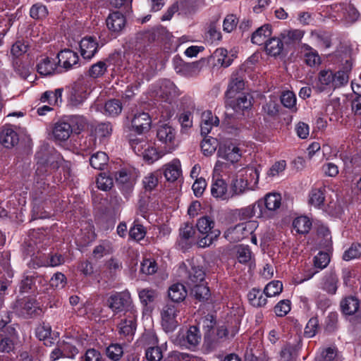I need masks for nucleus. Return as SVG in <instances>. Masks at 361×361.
<instances>
[{
	"instance_id": "obj_20",
	"label": "nucleus",
	"mask_w": 361,
	"mask_h": 361,
	"mask_svg": "<svg viewBox=\"0 0 361 361\" xmlns=\"http://www.w3.org/2000/svg\"><path fill=\"white\" fill-rule=\"evenodd\" d=\"M80 54L87 61L91 60L99 49V44L94 37H85L80 42Z\"/></svg>"
},
{
	"instance_id": "obj_60",
	"label": "nucleus",
	"mask_w": 361,
	"mask_h": 361,
	"mask_svg": "<svg viewBox=\"0 0 361 361\" xmlns=\"http://www.w3.org/2000/svg\"><path fill=\"white\" fill-rule=\"evenodd\" d=\"M106 355L112 360L117 361L123 355V348L119 344H111L106 348Z\"/></svg>"
},
{
	"instance_id": "obj_1",
	"label": "nucleus",
	"mask_w": 361,
	"mask_h": 361,
	"mask_svg": "<svg viewBox=\"0 0 361 361\" xmlns=\"http://www.w3.org/2000/svg\"><path fill=\"white\" fill-rule=\"evenodd\" d=\"M351 68L352 63L347 60L343 68L335 73L331 70L320 71L318 74L317 90L319 92L331 91L346 85Z\"/></svg>"
},
{
	"instance_id": "obj_33",
	"label": "nucleus",
	"mask_w": 361,
	"mask_h": 361,
	"mask_svg": "<svg viewBox=\"0 0 361 361\" xmlns=\"http://www.w3.org/2000/svg\"><path fill=\"white\" fill-rule=\"evenodd\" d=\"M283 50V42L279 37H271L265 42V51L268 55L277 56Z\"/></svg>"
},
{
	"instance_id": "obj_32",
	"label": "nucleus",
	"mask_w": 361,
	"mask_h": 361,
	"mask_svg": "<svg viewBox=\"0 0 361 361\" xmlns=\"http://www.w3.org/2000/svg\"><path fill=\"white\" fill-rule=\"evenodd\" d=\"M341 307L344 314L352 315L359 311L360 301L355 296H348L342 300Z\"/></svg>"
},
{
	"instance_id": "obj_48",
	"label": "nucleus",
	"mask_w": 361,
	"mask_h": 361,
	"mask_svg": "<svg viewBox=\"0 0 361 361\" xmlns=\"http://www.w3.org/2000/svg\"><path fill=\"white\" fill-rule=\"evenodd\" d=\"M191 288V294L198 300H207L210 295L209 288L204 283L195 284Z\"/></svg>"
},
{
	"instance_id": "obj_51",
	"label": "nucleus",
	"mask_w": 361,
	"mask_h": 361,
	"mask_svg": "<svg viewBox=\"0 0 361 361\" xmlns=\"http://www.w3.org/2000/svg\"><path fill=\"white\" fill-rule=\"evenodd\" d=\"M286 162L284 159L274 161L267 171V177L272 179L279 176L286 168Z\"/></svg>"
},
{
	"instance_id": "obj_2",
	"label": "nucleus",
	"mask_w": 361,
	"mask_h": 361,
	"mask_svg": "<svg viewBox=\"0 0 361 361\" xmlns=\"http://www.w3.org/2000/svg\"><path fill=\"white\" fill-rule=\"evenodd\" d=\"M243 159H226V162L218 161L214 170H221L225 173H241V176H249L251 180H255L257 183L259 180V170L256 164H246L243 163Z\"/></svg>"
},
{
	"instance_id": "obj_17",
	"label": "nucleus",
	"mask_w": 361,
	"mask_h": 361,
	"mask_svg": "<svg viewBox=\"0 0 361 361\" xmlns=\"http://www.w3.org/2000/svg\"><path fill=\"white\" fill-rule=\"evenodd\" d=\"M58 66L63 71H68L75 68L79 62L78 54L71 49L61 50L56 56Z\"/></svg>"
},
{
	"instance_id": "obj_45",
	"label": "nucleus",
	"mask_w": 361,
	"mask_h": 361,
	"mask_svg": "<svg viewBox=\"0 0 361 361\" xmlns=\"http://www.w3.org/2000/svg\"><path fill=\"white\" fill-rule=\"evenodd\" d=\"M161 177V172L159 170L155 171L145 176L142 180V183L145 190H153L157 186Z\"/></svg>"
},
{
	"instance_id": "obj_47",
	"label": "nucleus",
	"mask_w": 361,
	"mask_h": 361,
	"mask_svg": "<svg viewBox=\"0 0 361 361\" xmlns=\"http://www.w3.org/2000/svg\"><path fill=\"white\" fill-rule=\"evenodd\" d=\"M326 189L324 187L320 188H312L310 192L309 202L315 207H319L323 204L325 196Z\"/></svg>"
},
{
	"instance_id": "obj_64",
	"label": "nucleus",
	"mask_w": 361,
	"mask_h": 361,
	"mask_svg": "<svg viewBox=\"0 0 361 361\" xmlns=\"http://www.w3.org/2000/svg\"><path fill=\"white\" fill-rule=\"evenodd\" d=\"M145 356L148 361H160L163 357L162 351L157 346L147 348L145 352Z\"/></svg>"
},
{
	"instance_id": "obj_23",
	"label": "nucleus",
	"mask_w": 361,
	"mask_h": 361,
	"mask_svg": "<svg viewBox=\"0 0 361 361\" xmlns=\"http://www.w3.org/2000/svg\"><path fill=\"white\" fill-rule=\"evenodd\" d=\"M73 118H70L68 121H60L54 125L53 135L56 140L65 141L69 138L73 132Z\"/></svg>"
},
{
	"instance_id": "obj_46",
	"label": "nucleus",
	"mask_w": 361,
	"mask_h": 361,
	"mask_svg": "<svg viewBox=\"0 0 361 361\" xmlns=\"http://www.w3.org/2000/svg\"><path fill=\"white\" fill-rule=\"evenodd\" d=\"M296 96L293 92L286 91L281 95V102L284 107L290 109L291 112H296L298 108L296 106Z\"/></svg>"
},
{
	"instance_id": "obj_16",
	"label": "nucleus",
	"mask_w": 361,
	"mask_h": 361,
	"mask_svg": "<svg viewBox=\"0 0 361 361\" xmlns=\"http://www.w3.org/2000/svg\"><path fill=\"white\" fill-rule=\"evenodd\" d=\"M201 338L200 329L195 326H190L185 331H180L178 336L180 344L188 348L197 346L200 343Z\"/></svg>"
},
{
	"instance_id": "obj_35",
	"label": "nucleus",
	"mask_w": 361,
	"mask_h": 361,
	"mask_svg": "<svg viewBox=\"0 0 361 361\" xmlns=\"http://www.w3.org/2000/svg\"><path fill=\"white\" fill-rule=\"evenodd\" d=\"M113 252L112 243L109 240H102L92 250V256L95 259H101L105 255Z\"/></svg>"
},
{
	"instance_id": "obj_14",
	"label": "nucleus",
	"mask_w": 361,
	"mask_h": 361,
	"mask_svg": "<svg viewBox=\"0 0 361 361\" xmlns=\"http://www.w3.org/2000/svg\"><path fill=\"white\" fill-rule=\"evenodd\" d=\"M55 59L49 56H42L37 59L36 66L37 73L43 76L59 74L63 72L58 66Z\"/></svg>"
},
{
	"instance_id": "obj_52",
	"label": "nucleus",
	"mask_w": 361,
	"mask_h": 361,
	"mask_svg": "<svg viewBox=\"0 0 361 361\" xmlns=\"http://www.w3.org/2000/svg\"><path fill=\"white\" fill-rule=\"evenodd\" d=\"M107 66L104 61H99L92 65L88 71V75L92 78H98L104 75Z\"/></svg>"
},
{
	"instance_id": "obj_27",
	"label": "nucleus",
	"mask_w": 361,
	"mask_h": 361,
	"mask_svg": "<svg viewBox=\"0 0 361 361\" xmlns=\"http://www.w3.org/2000/svg\"><path fill=\"white\" fill-rule=\"evenodd\" d=\"M244 80L236 75H232L226 91V98H234L241 94V91L244 90Z\"/></svg>"
},
{
	"instance_id": "obj_37",
	"label": "nucleus",
	"mask_w": 361,
	"mask_h": 361,
	"mask_svg": "<svg viewBox=\"0 0 361 361\" xmlns=\"http://www.w3.org/2000/svg\"><path fill=\"white\" fill-rule=\"evenodd\" d=\"M239 215L242 219H250L252 217L264 218V212H262L259 206L257 201L251 205H249L240 210Z\"/></svg>"
},
{
	"instance_id": "obj_58",
	"label": "nucleus",
	"mask_w": 361,
	"mask_h": 361,
	"mask_svg": "<svg viewBox=\"0 0 361 361\" xmlns=\"http://www.w3.org/2000/svg\"><path fill=\"white\" fill-rule=\"evenodd\" d=\"M304 33L300 30H293L288 31L286 34H283L282 37L286 44H291L300 41L304 36Z\"/></svg>"
},
{
	"instance_id": "obj_38",
	"label": "nucleus",
	"mask_w": 361,
	"mask_h": 361,
	"mask_svg": "<svg viewBox=\"0 0 361 361\" xmlns=\"http://www.w3.org/2000/svg\"><path fill=\"white\" fill-rule=\"evenodd\" d=\"M264 293L261 290L252 288L247 294L250 303L256 307H261L267 304V300Z\"/></svg>"
},
{
	"instance_id": "obj_63",
	"label": "nucleus",
	"mask_w": 361,
	"mask_h": 361,
	"mask_svg": "<svg viewBox=\"0 0 361 361\" xmlns=\"http://www.w3.org/2000/svg\"><path fill=\"white\" fill-rule=\"evenodd\" d=\"M352 110L355 116V123L357 127L361 128V95H358L352 102Z\"/></svg>"
},
{
	"instance_id": "obj_5",
	"label": "nucleus",
	"mask_w": 361,
	"mask_h": 361,
	"mask_svg": "<svg viewBox=\"0 0 361 361\" xmlns=\"http://www.w3.org/2000/svg\"><path fill=\"white\" fill-rule=\"evenodd\" d=\"M258 226L255 221H247L228 228L224 237L230 242H238L252 235Z\"/></svg>"
},
{
	"instance_id": "obj_42",
	"label": "nucleus",
	"mask_w": 361,
	"mask_h": 361,
	"mask_svg": "<svg viewBox=\"0 0 361 361\" xmlns=\"http://www.w3.org/2000/svg\"><path fill=\"white\" fill-rule=\"evenodd\" d=\"M49 15L47 7L41 2L33 4L30 9V16L36 20H43Z\"/></svg>"
},
{
	"instance_id": "obj_11",
	"label": "nucleus",
	"mask_w": 361,
	"mask_h": 361,
	"mask_svg": "<svg viewBox=\"0 0 361 361\" xmlns=\"http://www.w3.org/2000/svg\"><path fill=\"white\" fill-rule=\"evenodd\" d=\"M157 137L166 145L169 152L173 150L177 145L176 130L168 124H163L158 127Z\"/></svg>"
},
{
	"instance_id": "obj_8",
	"label": "nucleus",
	"mask_w": 361,
	"mask_h": 361,
	"mask_svg": "<svg viewBox=\"0 0 361 361\" xmlns=\"http://www.w3.org/2000/svg\"><path fill=\"white\" fill-rule=\"evenodd\" d=\"M90 87L88 82L85 80L75 82L71 89L70 94V102L73 106L81 104L90 93Z\"/></svg>"
},
{
	"instance_id": "obj_62",
	"label": "nucleus",
	"mask_w": 361,
	"mask_h": 361,
	"mask_svg": "<svg viewBox=\"0 0 361 361\" xmlns=\"http://www.w3.org/2000/svg\"><path fill=\"white\" fill-rule=\"evenodd\" d=\"M97 184L99 189L106 191L113 186V180L109 176H106L104 172L101 173L97 179Z\"/></svg>"
},
{
	"instance_id": "obj_55",
	"label": "nucleus",
	"mask_w": 361,
	"mask_h": 361,
	"mask_svg": "<svg viewBox=\"0 0 361 361\" xmlns=\"http://www.w3.org/2000/svg\"><path fill=\"white\" fill-rule=\"evenodd\" d=\"M361 256V244L353 243L351 246L346 250L343 255V259L345 261H350L354 259L359 258Z\"/></svg>"
},
{
	"instance_id": "obj_15",
	"label": "nucleus",
	"mask_w": 361,
	"mask_h": 361,
	"mask_svg": "<svg viewBox=\"0 0 361 361\" xmlns=\"http://www.w3.org/2000/svg\"><path fill=\"white\" fill-rule=\"evenodd\" d=\"M334 11L338 13L345 22L353 23L360 18V13L355 6L350 2H341L334 7Z\"/></svg>"
},
{
	"instance_id": "obj_9",
	"label": "nucleus",
	"mask_w": 361,
	"mask_h": 361,
	"mask_svg": "<svg viewBox=\"0 0 361 361\" xmlns=\"http://www.w3.org/2000/svg\"><path fill=\"white\" fill-rule=\"evenodd\" d=\"M137 317V310H131L128 313L124 314V318L118 324L119 334L126 337L128 340H130L135 332Z\"/></svg>"
},
{
	"instance_id": "obj_10",
	"label": "nucleus",
	"mask_w": 361,
	"mask_h": 361,
	"mask_svg": "<svg viewBox=\"0 0 361 361\" xmlns=\"http://www.w3.org/2000/svg\"><path fill=\"white\" fill-rule=\"evenodd\" d=\"M189 267L183 263L180 267V273L185 272L187 274V283L189 286L204 283L205 273L202 268L196 267L188 262Z\"/></svg>"
},
{
	"instance_id": "obj_41",
	"label": "nucleus",
	"mask_w": 361,
	"mask_h": 361,
	"mask_svg": "<svg viewBox=\"0 0 361 361\" xmlns=\"http://www.w3.org/2000/svg\"><path fill=\"white\" fill-rule=\"evenodd\" d=\"M302 47L305 51L304 58L305 61L307 66L313 67L321 63L320 56L316 50L306 44H303Z\"/></svg>"
},
{
	"instance_id": "obj_19",
	"label": "nucleus",
	"mask_w": 361,
	"mask_h": 361,
	"mask_svg": "<svg viewBox=\"0 0 361 361\" xmlns=\"http://www.w3.org/2000/svg\"><path fill=\"white\" fill-rule=\"evenodd\" d=\"M243 145H236L232 142H226L219 146L218 155L220 158H238L245 157Z\"/></svg>"
},
{
	"instance_id": "obj_13",
	"label": "nucleus",
	"mask_w": 361,
	"mask_h": 361,
	"mask_svg": "<svg viewBox=\"0 0 361 361\" xmlns=\"http://www.w3.org/2000/svg\"><path fill=\"white\" fill-rule=\"evenodd\" d=\"M152 126V118L148 113L137 112L131 119V130L136 134L142 135L147 133Z\"/></svg>"
},
{
	"instance_id": "obj_18",
	"label": "nucleus",
	"mask_w": 361,
	"mask_h": 361,
	"mask_svg": "<svg viewBox=\"0 0 361 361\" xmlns=\"http://www.w3.org/2000/svg\"><path fill=\"white\" fill-rule=\"evenodd\" d=\"M14 309L18 314L24 317H32L38 314L39 311L35 300L30 298L18 300L15 304Z\"/></svg>"
},
{
	"instance_id": "obj_39",
	"label": "nucleus",
	"mask_w": 361,
	"mask_h": 361,
	"mask_svg": "<svg viewBox=\"0 0 361 361\" xmlns=\"http://www.w3.org/2000/svg\"><path fill=\"white\" fill-rule=\"evenodd\" d=\"M163 173L167 181L174 182L177 180L181 174L180 163L176 162L165 165Z\"/></svg>"
},
{
	"instance_id": "obj_12",
	"label": "nucleus",
	"mask_w": 361,
	"mask_h": 361,
	"mask_svg": "<svg viewBox=\"0 0 361 361\" xmlns=\"http://www.w3.org/2000/svg\"><path fill=\"white\" fill-rule=\"evenodd\" d=\"M261 210L264 212V218H267L270 216L271 212H274L280 208L281 205V196L279 193L273 192L268 193L263 199L257 201Z\"/></svg>"
},
{
	"instance_id": "obj_43",
	"label": "nucleus",
	"mask_w": 361,
	"mask_h": 361,
	"mask_svg": "<svg viewBox=\"0 0 361 361\" xmlns=\"http://www.w3.org/2000/svg\"><path fill=\"white\" fill-rule=\"evenodd\" d=\"M204 139L201 142V150L203 154L206 157L212 156V154L216 151L218 146V140L210 136H204Z\"/></svg>"
},
{
	"instance_id": "obj_40",
	"label": "nucleus",
	"mask_w": 361,
	"mask_h": 361,
	"mask_svg": "<svg viewBox=\"0 0 361 361\" xmlns=\"http://www.w3.org/2000/svg\"><path fill=\"white\" fill-rule=\"evenodd\" d=\"M248 180L243 178H235L232 180L230 186V193L231 199L234 197L243 195L247 189Z\"/></svg>"
},
{
	"instance_id": "obj_29",
	"label": "nucleus",
	"mask_w": 361,
	"mask_h": 361,
	"mask_svg": "<svg viewBox=\"0 0 361 361\" xmlns=\"http://www.w3.org/2000/svg\"><path fill=\"white\" fill-rule=\"evenodd\" d=\"M271 35V27L269 24H265L257 28L252 35L251 42L257 45L265 44L267 38Z\"/></svg>"
},
{
	"instance_id": "obj_53",
	"label": "nucleus",
	"mask_w": 361,
	"mask_h": 361,
	"mask_svg": "<svg viewBox=\"0 0 361 361\" xmlns=\"http://www.w3.org/2000/svg\"><path fill=\"white\" fill-rule=\"evenodd\" d=\"M283 290V284L280 281H272L264 288V293L266 297H274L279 295Z\"/></svg>"
},
{
	"instance_id": "obj_4",
	"label": "nucleus",
	"mask_w": 361,
	"mask_h": 361,
	"mask_svg": "<svg viewBox=\"0 0 361 361\" xmlns=\"http://www.w3.org/2000/svg\"><path fill=\"white\" fill-rule=\"evenodd\" d=\"M252 97L249 94L241 93L234 98H226V116H233L235 114L238 115H244L245 111L250 109Z\"/></svg>"
},
{
	"instance_id": "obj_22",
	"label": "nucleus",
	"mask_w": 361,
	"mask_h": 361,
	"mask_svg": "<svg viewBox=\"0 0 361 361\" xmlns=\"http://www.w3.org/2000/svg\"><path fill=\"white\" fill-rule=\"evenodd\" d=\"M212 195L220 200H228L231 199L228 184L222 178L213 179L211 186Z\"/></svg>"
},
{
	"instance_id": "obj_21",
	"label": "nucleus",
	"mask_w": 361,
	"mask_h": 361,
	"mask_svg": "<svg viewBox=\"0 0 361 361\" xmlns=\"http://www.w3.org/2000/svg\"><path fill=\"white\" fill-rule=\"evenodd\" d=\"M106 23L109 31L117 35L125 27L126 20L120 11H114L109 13L106 20Z\"/></svg>"
},
{
	"instance_id": "obj_28",
	"label": "nucleus",
	"mask_w": 361,
	"mask_h": 361,
	"mask_svg": "<svg viewBox=\"0 0 361 361\" xmlns=\"http://www.w3.org/2000/svg\"><path fill=\"white\" fill-rule=\"evenodd\" d=\"M130 146L137 157H142L145 159L152 158V156L156 152L153 147L150 149L149 146L145 142H140L137 140H132Z\"/></svg>"
},
{
	"instance_id": "obj_30",
	"label": "nucleus",
	"mask_w": 361,
	"mask_h": 361,
	"mask_svg": "<svg viewBox=\"0 0 361 361\" xmlns=\"http://www.w3.org/2000/svg\"><path fill=\"white\" fill-rule=\"evenodd\" d=\"M234 55L229 56L228 51L224 48H217L212 54L216 65L227 68L230 66L233 61Z\"/></svg>"
},
{
	"instance_id": "obj_44",
	"label": "nucleus",
	"mask_w": 361,
	"mask_h": 361,
	"mask_svg": "<svg viewBox=\"0 0 361 361\" xmlns=\"http://www.w3.org/2000/svg\"><path fill=\"white\" fill-rule=\"evenodd\" d=\"M122 104L118 99H110L105 103L104 114L109 116L115 117L122 111Z\"/></svg>"
},
{
	"instance_id": "obj_57",
	"label": "nucleus",
	"mask_w": 361,
	"mask_h": 361,
	"mask_svg": "<svg viewBox=\"0 0 361 361\" xmlns=\"http://www.w3.org/2000/svg\"><path fill=\"white\" fill-rule=\"evenodd\" d=\"M145 234L146 231L144 226L137 224L136 221L134 222L133 226L130 228L129 231L130 238L137 241L143 239L145 236Z\"/></svg>"
},
{
	"instance_id": "obj_49",
	"label": "nucleus",
	"mask_w": 361,
	"mask_h": 361,
	"mask_svg": "<svg viewBox=\"0 0 361 361\" xmlns=\"http://www.w3.org/2000/svg\"><path fill=\"white\" fill-rule=\"evenodd\" d=\"M317 361H342V357L336 347H329L323 350Z\"/></svg>"
},
{
	"instance_id": "obj_36",
	"label": "nucleus",
	"mask_w": 361,
	"mask_h": 361,
	"mask_svg": "<svg viewBox=\"0 0 361 361\" xmlns=\"http://www.w3.org/2000/svg\"><path fill=\"white\" fill-rule=\"evenodd\" d=\"M312 227V221L305 216L295 218L293 221V230L299 234H307Z\"/></svg>"
},
{
	"instance_id": "obj_31",
	"label": "nucleus",
	"mask_w": 361,
	"mask_h": 361,
	"mask_svg": "<svg viewBox=\"0 0 361 361\" xmlns=\"http://www.w3.org/2000/svg\"><path fill=\"white\" fill-rule=\"evenodd\" d=\"M235 330H233L231 332H229L228 329L226 326H219L216 330V336L218 338L216 340L214 339L210 341L208 337L205 336V343L207 344L208 347L210 349H214L219 346V340L228 338L229 336L233 337L235 336Z\"/></svg>"
},
{
	"instance_id": "obj_56",
	"label": "nucleus",
	"mask_w": 361,
	"mask_h": 361,
	"mask_svg": "<svg viewBox=\"0 0 361 361\" xmlns=\"http://www.w3.org/2000/svg\"><path fill=\"white\" fill-rule=\"evenodd\" d=\"M206 37L211 43L221 40V33L215 22H211L209 24Z\"/></svg>"
},
{
	"instance_id": "obj_61",
	"label": "nucleus",
	"mask_w": 361,
	"mask_h": 361,
	"mask_svg": "<svg viewBox=\"0 0 361 361\" xmlns=\"http://www.w3.org/2000/svg\"><path fill=\"white\" fill-rule=\"evenodd\" d=\"M330 262V257L327 252H319L314 257V268L322 269L325 268Z\"/></svg>"
},
{
	"instance_id": "obj_54",
	"label": "nucleus",
	"mask_w": 361,
	"mask_h": 361,
	"mask_svg": "<svg viewBox=\"0 0 361 361\" xmlns=\"http://www.w3.org/2000/svg\"><path fill=\"white\" fill-rule=\"evenodd\" d=\"M140 301L145 305L153 302L158 296V293L151 288H144L139 291Z\"/></svg>"
},
{
	"instance_id": "obj_6",
	"label": "nucleus",
	"mask_w": 361,
	"mask_h": 361,
	"mask_svg": "<svg viewBox=\"0 0 361 361\" xmlns=\"http://www.w3.org/2000/svg\"><path fill=\"white\" fill-rule=\"evenodd\" d=\"M109 307L114 312L124 311V314L131 310H136L133 305L130 293L128 290L116 292L110 295L107 300Z\"/></svg>"
},
{
	"instance_id": "obj_3",
	"label": "nucleus",
	"mask_w": 361,
	"mask_h": 361,
	"mask_svg": "<svg viewBox=\"0 0 361 361\" xmlns=\"http://www.w3.org/2000/svg\"><path fill=\"white\" fill-rule=\"evenodd\" d=\"M196 227L198 232L202 235L197 242L200 247L204 248L212 245L221 235V231L216 227L213 217L203 216L197 219Z\"/></svg>"
},
{
	"instance_id": "obj_24",
	"label": "nucleus",
	"mask_w": 361,
	"mask_h": 361,
	"mask_svg": "<svg viewBox=\"0 0 361 361\" xmlns=\"http://www.w3.org/2000/svg\"><path fill=\"white\" fill-rule=\"evenodd\" d=\"M219 125V118L209 110L202 112L201 116L200 131L202 136L207 135L214 127Z\"/></svg>"
},
{
	"instance_id": "obj_26",
	"label": "nucleus",
	"mask_w": 361,
	"mask_h": 361,
	"mask_svg": "<svg viewBox=\"0 0 361 361\" xmlns=\"http://www.w3.org/2000/svg\"><path fill=\"white\" fill-rule=\"evenodd\" d=\"M19 142V136L11 128H4L0 133V143L7 149H11Z\"/></svg>"
},
{
	"instance_id": "obj_25",
	"label": "nucleus",
	"mask_w": 361,
	"mask_h": 361,
	"mask_svg": "<svg viewBox=\"0 0 361 361\" xmlns=\"http://www.w3.org/2000/svg\"><path fill=\"white\" fill-rule=\"evenodd\" d=\"M179 90L175 84L168 79H164L160 85V96L166 102H171L172 99L179 96Z\"/></svg>"
},
{
	"instance_id": "obj_7",
	"label": "nucleus",
	"mask_w": 361,
	"mask_h": 361,
	"mask_svg": "<svg viewBox=\"0 0 361 361\" xmlns=\"http://www.w3.org/2000/svg\"><path fill=\"white\" fill-rule=\"evenodd\" d=\"M178 310L176 305L166 304L161 311V326L166 332H172L178 326L176 319Z\"/></svg>"
},
{
	"instance_id": "obj_34",
	"label": "nucleus",
	"mask_w": 361,
	"mask_h": 361,
	"mask_svg": "<svg viewBox=\"0 0 361 361\" xmlns=\"http://www.w3.org/2000/svg\"><path fill=\"white\" fill-rule=\"evenodd\" d=\"M168 295L172 301L180 302L184 300L187 296V290L183 284L179 283H174L169 287Z\"/></svg>"
},
{
	"instance_id": "obj_50",
	"label": "nucleus",
	"mask_w": 361,
	"mask_h": 361,
	"mask_svg": "<svg viewBox=\"0 0 361 361\" xmlns=\"http://www.w3.org/2000/svg\"><path fill=\"white\" fill-rule=\"evenodd\" d=\"M337 276L334 274L330 273L324 277L322 288L328 293L334 294L337 290Z\"/></svg>"
},
{
	"instance_id": "obj_59",
	"label": "nucleus",
	"mask_w": 361,
	"mask_h": 361,
	"mask_svg": "<svg viewBox=\"0 0 361 361\" xmlns=\"http://www.w3.org/2000/svg\"><path fill=\"white\" fill-rule=\"evenodd\" d=\"M319 329V320L317 317H312L308 321L305 328L304 334L307 338L314 337Z\"/></svg>"
}]
</instances>
